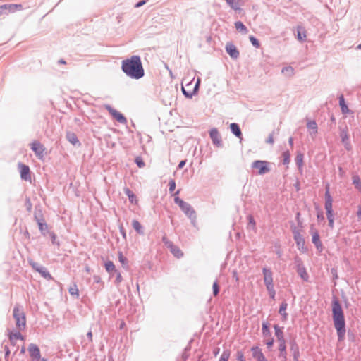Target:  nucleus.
I'll return each mask as SVG.
<instances>
[{"label": "nucleus", "instance_id": "nucleus-51", "mask_svg": "<svg viewBox=\"0 0 361 361\" xmlns=\"http://www.w3.org/2000/svg\"><path fill=\"white\" fill-rule=\"evenodd\" d=\"M327 219L329 220V225L331 228L334 227V215L333 214H326Z\"/></svg>", "mask_w": 361, "mask_h": 361}, {"label": "nucleus", "instance_id": "nucleus-4", "mask_svg": "<svg viewBox=\"0 0 361 361\" xmlns=\"http://www.w3.org/2000/svg\"><path fill=\"white\" fill-rule=\"evenodd\" d=\"M175 202L178 204V206L181 208L183 212L190 218L195 219V212L192 209V207L187 202H184L178 197H175L174 198Z\"/></svg>", "mask_w": 361, "mask_h": 361}, {"label": "nucleus", "instance_id": "nucleus-44", "mask_svg": "<svg viewBox=\"0 0 361 361\" xmlns=\"http://www.w3.org/2000/svg\"><path fill=\"white\" fill-rule=\"evenodd\" d=\"M250 40L254 47H255L256 48L259 47V46H260L259 42L255 37L250 36Z\"/></svg>", "mask_w": 361, "mask_h": 361}, {"label": "nucleus", "instance_id": "nucleus-12", "mask_svg": "<svg viewBox=\"0 0 361 361\" xmlns=\"http://www.w3.org/2000/svg\"><path fill=\"white\" fill-rule=\"evenodd\" d=\"M210 137L212 138L213 143L217 146H220L221 143V136L219 131L216 128H213L209 133Z\"/></svg>", "mask_w": 361, "mask_h": 361}, {"label": "nucleus", "instance_id": "nucleus-57", "mask_svg": "<svg viewBox=\"0 0 361 361\" xmlns=\"http://www.w3.org/2000/svg\"><path fill=\"white\" fill-rule=\"evenodd\" d=\"M122 281V276L120 273L118 274L116 281L119 283Z\"/></svg>", "mask_w": 361, "mask_h": 361}, {"label": "nucleus", "instance_id": "nucleus-58", "mask_svg": "<svg viewBox=\"0 0 361 361\" xmlns=\"http://www.w3.org/2000/svg\"><path fill=\"white\" fill-rule=\"evenodd\" d=\"M267 142L270 143V144H273L274 143V137H273V135H270L267 140Z\"/></svg>", "mask_w": 361, "mask_h": 361}, {"label": "nucleus", "instance_id": "nucleus-33", "mask_svg": "<svg viewBox=\"0 0 361 361\" xmlns=\"http://www.w3.org/2000/svg\"><path fill=\"white\" fill-rule=\"evenodd\" d=\"M274 329L278 341H284L283 331L277 325L274 326Z\"/></svg>", "mask_w": 361, "mask_h": 361}, {"label": "nucleus", "instance_id": "nucleus-35", "mask_svg": "<svg viewBox=\"0 0 361 361\" xmlns=\"http://www.w3.org/2000/svg\"><path fill=\"white\" fill-rule=\"evenodd\" d=\"M125 192L126 194L127 195V196L129 198V200L133 203L135 202V204H137V200L136 199V197L135 195L128 189V188H126L125 190Z\"/></svg>", "mask_w": 361, "mask_h": 361}, {"label": "nucleus", "instance_id": "nucleus-29", "mask_svg": "<svg viewBox=\"0 0 361 361\" xmlns=\"http://www.w3.org/2000/svg\"><path fill=\"white\" fill-rule=\"evenodd\" d=\"M287 307H288V304L286 302H282L280 306L279 311V314L283 316L284 320H286L287 319V316H288V314L286 312Z\"/></svg>", "mask_w": 361, "mask_h": 361}, {"label": "nucleus", "instance_id": "nucleus-22", "mask_svg": "<svg viewBox=\"0 0 361 361\" xmlns=\"http://www.w3.org/2000/svg\"><path fill=\"white\" fill-rule=\"evenodd\" d=\"M339 105L341 106V111L343 114H346L348 113H349V109L347 106V104H345V99H344V97L343 95H341L340 97H339Z\"/></svg>", "mask_w": 361, "mask_h": 361}, {"label": "nucleus", "instance_id": "nucleus-42", "mask_svg": "<svg viewBox=\"0 0 361 361\" xmlns=\"http://www.w3.org/2000/svg\"><path fill=\"white\" fill-rule=\"evenodd\" d=\"M118 259H119V262L121 263V264L123 266V267H126L127 266V264H128V259L126 257H125L122 252H118Z\"/></svg>", "mask_w": 361, "mask_h": 361}, {"label": "nucleus", "instance_id": "nucleus-36", "mask_svg": "<svg viewBox=\"0 0 361 361\" xmlns=\"http://www.w3.org/2000/svg\"><path fill=\"white\" fill-rule=\"evenodd\" d=\"M247 220H248V227L252 230H256V223H255V219L251 215H249L247 216Z\"/></svg>", "mask_w": 361, "mask_h": 361}, {"label": "nucleus", "instance_id": "nucleus-34", "mask_svg": "<svg viewBox=\"0 0 361 361\" xmlns=\"http://www.w3.org/2000/svg\"><path fill=\"white\" fill-rule=\"evenodd\" d=\"M353 183L357 190H361V180L357 175L353 176Z\"/></svg>", "mask_w": 361, "mask_h": 361}, {"label": "nucleus", "instance_id": "nucleus-37", "mask_svg": "<svg viewBox=\"0 0 361 361\" xmlns=\"http://www.w3.org/2000/svg\"><path fill=\"white\" fill-rule=\"evenodd\" d=\"M296 164L298 166L299 169H301L303 166V154L299 153L297 154L295 157Z\"/></svg>", "mask_w": 361, "mask_h": 361}, {"label": "nucleus", "instance_id": "nucleus-40", "mask_svg": "<svg viewBox=\"0 0 361 361\" xmlns=\"http://www.w3.org/2000/svg\"><path fill=\"white\" fill-rule=\"evenodd\" d=\"M283 164H288L290 163V154L289 151H286L282 154Z\"/></svg>", "mask_w": 361, "mask_h": 361}, {"label": "nucleus", "instance_id": "nucleus-32", "mask_svg": "<svg viewBox=\"0 0 361 361\" xmlns=\"http://www.w3.org/2000/svg\"><path fill=\"white\" fill-rule=\"evenodd\" d=\"M235 28L241 32L247 34L248 30L247 27L243 25V23L240 21H237L235 23Z\"/></svg>", "mask_w": 361, "mask_h": 361}, {"label": "nucleus", "instance_id": "nucleus-38", "mask_svg": "<svg viewBox=\"0 0 361 361\" xmlns=\"http://www.w3.org/2000/svg\"><path fill=\"white\" fill-rule=\"evenodd\" d=\"M262 334L264 337L270 336V331L269 328V324L267 322H264L262 324Z\"/></svg>", "mask_w": 361, "mask_h": 361}, {"label": "nucleus", "instance_id": "nucleus-16", "mask_svg": "<svg viewBox=\"0 0 361 361\" xmlns=\"http://www.w3.org/2000/svg\"><path fill=\"white\" fill-rule=\"evenodd\" d=\"M200 83V79L198 78L192 90L187 91L184 87H182L183 93L188 97H192V96L197 92L199 85Z\"/></svg>", "mask_w": 361, "mask_h": 361}, {"label": "nucleus", "instance_id": "nucleus-28", "mask_svg": "<svg viewBox=\"0 0 361 361\" xmlns=\"http://www.w3.org/2000/svg\"><path fill=\"white\" fill-rule=\"evenodd\" d=\"M294 239L298 247H303L305 240L302 236L299 233H295L294 235Z\"/></svg>", "mask_w": 361, "mask_h": 361}, {"label": "nucleus", "instance_id": "nucleus-54", "mask_svg": "<svg viewBox=\"0 0 361 361\" xmlns=\"http://www.w3.org/2000/svg\"><path fill=\"white\" fill-rule=\"evenodd\" d=\"M1 15H7L6 8H5L4 5L0 6V16Z\"/></svg>", "mask_w": 361, "mask_h": 361}, {"label": "nucleus", "instance_id": "nucleus-41", "mask_svg": "<svg viewBox=\"0 0 361 361\" xmlns=\"http://www.w3.org/2000/svg\"><path fill=\"white\" fill-rule=\"evenodd\" d=\"M67 137L72 144L75 145L78 143V140L74 133H68Z\"/></svg>", "mask_w": 361, "mask_h": 361}, {"label": "nucleus", "instance_id": "nucleus-19", "mask_svg": "<svg viewBox=\"0 0 361 361\" xmlns=\"http://www.w3.org/2000/svg\"><path fill=\"white\" fill-rule=\"evenodd\" d=\"M312 243L315 245L317 249L322 250V243L320 240L319 235L317 231L312 232Z\"/></svg>", "mask_w": 361, "mask_h": 361}, {"label": "nucleus", "instance_id": "nucleus-43", "mask_svg": "<svg viewBox=\"0 0 361 361\" xmlns=\"http://www.w3.org/2000/svg\"><path fill=\"white\" fill-rule=\"evenodd\" d=\"M229 357L230 352L228 350H225L223 352L219 361H228Z\"/></svg>", "mask_w": 361, "mask_h": 361}, {"label": "nucleus", "instance_id": "nucleus-50", "mask_svg": "<svg viewBox=\"0 0 361 361\" xmlns=\"http://www.w3.org/2000/svg\"><path fill=\"white\" fill-rule=\"evenodd\" d=\"M267 291L270 295V297L272 298V299H274L275 298V290H274V286H271V287H269V288H267Z\"/></svg>", "mask_w": 361, "mask_h": 361}, {"label": "nucleus", "instance_id": "nucleus-53", "mask_svg": "<svg viewBox=\"0 0 361 361\" xmlns=\"http://www.w3.org/2000/svg\"><path fill=\"white\" fill-rule=\"evenodd\" d=\"M176 188V183L173 180H171L169 181V190L170 192H173Z\"/></svg>", "mask_w": 361, "mask_h": 361}, {"label": "nucleus", "instance_id": "nucleus-2", "mask_svg": "<svg viewBox=\"0 0 361 361\" xmlns=\"http://www.w3.org/2000/svg\"><path fill=\"white\" fill-rule=\"evenodd\" d=\"M332 312L334 326L337 331L338 339L339 341H342L345 338V323L342 307L337 300L333 302Z\"/></svg>", "mask_w": 361, "mask_h": 361}, {"label": "nucleus", "instance_id": "nucleus-18", "mask_svg": "<svg viewBox=\"0 0 361 361\" xmlns=\"http://www.w3.org/2000/svg\"><path fill=\"white\" fill-rule=\"evenodd\" d=\"M297 272L300 275V276L304 280L307 281L309 276L306 271L305 267L302 264H298L297 267Z\"/></svg>", "mask_w": 361, "mask_h": 361}, {"label": "nucleus", "instance_id": "nucleus-49", "mask_svg": "<svg viewBox=\"0 0 361 361\" xmlns=\"http://www.w3.org/2000/svg\"><path fill=\"white\" fill-rule=\"evenodd\" d=\"M38 226H39V229L41 231H44L47 229V224H45V223H44L42 221H38Z\"/></svg>", "mask_w": 361, "mask_h": 361}, {"label": "nucleus", "instance_id": "nucleus-7", "mask_svg": "<svg viewBox=\"0 0 361 361\" xmlns=\"http://www.w3.org/2000/svg\"><path fill=\"white\" fill-rule=\"evenodd\" d=\"M105 108L109 112V114L119 123H126L127 122L126 118L123 116V115L117 110L113 109L109 105H105Z\"/></svg>", "mask_w": 361, "mask_h": 361}, {"label": "nucleus", "instance_id": "nucleus-3", "mask_svg": "<svg viewBox=\"0 0 361 361\" xmlns=\"http://www.w3.org/2000/svg\"><path fill=\"white\" fill-rule=\"evenodd\" d=\"M16 325L19 331L23 330L26 326V318L23 310L18 306H15L13 312Z\"/></svg>", "mask_w": 361, "mask_h": 361}, {"label": "nucleus", "instance_id": "nucleus-13", "mask_svg": "<svg viewBox=\"0 0 361 361\" xmlns=\"http://www.w3.org/2000/svg\"><path fill=\"white\" fill-rule=\"evenodd\" d=\"M252 356L257 361H267L263 355L262 350L258 347H253L252 349Z\"/></svg>", "mask_w": 361, "mask_h": 361}, {"label": "nucleus", "instance_id": "nucleus-27", "mask_svg": "<svg viewBox=\"0 0 361 361\" xmlns=\"http://www.w3.org/2000/svg\"><path fill=\"white\" fill-rule=\"evenodd\" d=\"M37 271L39 272L42 276L44 279L50 280L51 279V276L49 272L44 267H39V269H37Z\"/></svg>", "mask_w": 361, "mask_h": 361}, {"label": "nucleus", "instance_id": "nucleus-47", "mask_svg": "<svg viewBox=\"0 0 361 361\" xmlns=\"http://www.w3.org/2000/svg\"><path fill=\"white\" fill-rule=\"evenodd\" d=\"M212 288H213V293H214V295L215 296H216L219 294V286L218 285L217 281H215L213 283Z\"/></svg>", "mask_w": 361, "mask_h": 361}, {"label": "nucleus", "instance_id": "nucleus-25", "mask_svg": "<svg viewBox=\"0 0 361 361\" xmlns=\"http://www.w3.org/2000/svg\"><path fill=\"white\" fill-rule=\"evenodd\" d=\"M230 128H231V130L232 133L235 136H237L239 138L241 137L242 133H241L240 129V128H239L238 124H236V123H231V126H230Z\"/></svg>", "mask_w": 361, "mask_h": 361}, {"label": "nucleus", "instance_id": "nucleus-1", "mask_svg": "<svg viewBox=\"0 0 361 361\" xmlns=\"http://www.w3.org/2000/svg\"><path fill=\"white\" fill-rule=\"evenodd\" d=\"M122 70L129 77L140 79L144 75V69L140 56H133L122 61Z\"/></svg>", "mask_w": 361, "mask_h": 361}, {"label": "nucleus", "instance_id": "nucleus-64", "mask_svg": "<svg viewBox=\"0 0 361 361\" xmlns=\"http://www.w3.org/2000/svg\"><path fill=\"white\" fill-rule=\"evenodd\" d=\"M5 350H6L5 356L8 357L10 354V350H9L8 348L6 346L5 347Z\"/></svg>", "mask_w": 361, "mask_h": 361}, {"label": "nucleus", "instance_id": "nucleus-55", "mask_svg": "<svg viewBox=\"0 0 361 361\" xmlns=\"http://www.w3.org/2000/svg\"><path fill=\"white\" fill-rule=\"evenodd\" d=\"M273 343H274V340L273 339H270L269 341H267L266 342V344L267 345L268 348H270L273 345Z\"/></svg>", "mask_w": 361, "mask_h": 361}, {"label": "nucleus", "instance_id": "nucleus-24", "mask_svg": "<svg viewBox=\"0 0 361 361\" xmlns=\"http://www.w3.org/2000/svg\"><path fill=\"white\" fill-rule=\"evenodd\" d=\"M307 35L305 30L302 27H298L297 38L300 41H304L306 39Z\"/></svg>", "mask_w": 361, "mask_h": 361}, {"label": "nucleus", "instance_id": "nucleus-31", "mask_svg": "<svg viewBox=\"0 0 361 361\" xmlns=\"http://www.w3.org/2000/svg\"><path fill=\"white\" fill-rule=\"evenodd\" d=\"M132 226L133 228L139 234H142V226L140 223L137 220H133L132 222Z\"/></svg>", "mask_w": 361, "mask_h": 361}, {"label": "nucleus", "instance_id": "nucleus-11", "mask_svg": "<svg viewBox=\"0 0 361 361\" xmlns=\"http://www.w3.org/2000/svg\"><path fill=\"white\" fill-rule=\"evenodd\" d=\"M28 351L30 357L33 360L38 361L40 360V350L39 348L35 344L31 343L29 345Z\"/></svg>", "mask_w": 361, "mask_h": 361}, {"label": "nucleus", "instance_id": "nucleus-63", "mask_svg": "<svg viewBox=\"0 0 361 361\" xmlns=\"http://www.w3.org/2000/svg\"><path fill=\"white\" fill-rule=\"evenodd\" d=\"M87 337L90 338V341H92V331H89L87 334Z\"/></svg>", "mask_w": 361, "mask_h": 361}, {"label": "nucleus", "instance_id": "nucleus-15", "mask_svg": "<svg viewBox=\"0 0 361 361\" xmlns=\"http://www.w3.org/2000/svg\"><path fill=\"white\" fill-rule=\"evenodd\" d=\"M4 6L6 8L7 15L11 13H14L17 11H20L23 9V6L21 4H4Z\"/></svg>", "mask_w": 361, "mask_h": 361}, {"label": "nucleus", "instance_id": "nucleus-14", "mask_svg": "<svg viewBox=\"0 0 361 361\" xmlns=\"http://www.w3.org/2000/svg\"><path fill=\"white\" fill-rule=\"evenodd\" d=\"M226 49L228 54L231 56V57L233 59H237L239 56V51L235 45L232 44H227L226 46Z\"/></svg>", "mask_w": 361, "mask_h": 361}, {"label": "nucleus", "instance_id": "nucleus-26", "mask_svg": "<svg viewBox=\"0 0 361 361\" xmlns=\"http://www.w3.org/2000/svg\"><path fill=\"white\" fill-rule=\"evenodd\" d=\"M227 4L234 10H240L241 3L240 0H226Z\"/></svg>", "mask_w": 361, "mask_h": 361}, {"label": "nucleus", "instance_id": "nucleus-6", "mask_svg": "<svg viewBox=\"0 0 361 361\" xmlns=\"http://www.w3.org/2000/svg\"><path fill=\"white\" fill-rule=\"evenodd\" d=\"M325 209L326 211V214H333V199L331 196L330 192H329V186L327 185L326 187V192H325Z\"/></svg>", "mask_w": 361, "mask_h": 361}, {"label": "nucleus", "instance_id": "nucleus-39", "mask_svg": "<svg viewBox=\"0 0 361 361\" xmlns=\"http://www.w3.org/2000/svg\"><path fill=\"white\" fill-rule=\"evenodd\" d=\"M105 269L108 272H111L113 271H115V265L111 261H108L104 264Z\"/></svg>", "mask_w": 361, "mask_h": 361}, {"label": "nucleus", "instance_id": "nucleus-56", "mask_svg": "<svg viewBox=\"0 0 361 361\" xmlns=\"http://www.w3.org/2000/svg\"><path fill=\"white\" fill-rule=\"evenodd\" d=\"M31 265L33 267V269H35L36 271H37V269H39V267H42L37 263H35V262H32Z\"/></svg>", "mask_w": 361, "mask_h": 361}, {"label": "nucleus", "instance_id": "nucleus-30", "mask_svg": "<svg viewBox=\"0 0 361 361\" xmlns=\"http://www.w3.org/2000/svg\"><path fill=\"white\" fill-rule=\"evenodd\" d=\"M68 291L71 295H73L75 298L79 297V290H78V286L75 283H74L71 286H70V288H68Z\"/></svg>", "mask_w": 361, "mask_h": 361}, {"label": "nucleus", "instance_id": "nucleus-10", "mask_svg": "<svg viewBox=\"0 0 361 361\" xmlns=\"http://www.w3.org/2000/svg\"><path fill=\"white\" fill-rule=\"evenodd\" d=\"M18 168L20 170V177L25 180H31L30 168L22 163L18 164Z\"/></svg>", "mask_w": 361, "mask_h": 361}, {"label": "nucleus", "instance_id": "nucleus-60", "mask_svg": "<svg viewBox=\"0 0 361 361\" xmlns=\"http://www.w3.org/2000/svg\"><path fill=\"white\" fill-rule=\"evenodd\" d=\"M185 164V161L183 160V161H181L179 164H178V168L179 169H182Z\"/></svg>", "mask_w": 361, "mask_h": 361}, {"label": "nucleus", "instance_id": "nucleus-20", "mask_svg": "<svg viewBox=\"0 0 361 361\" xmlns=\"http://www.w3.org/2000/svg\"><path fill=\"white\" fill-rule=\"evenodd\" d=\"M307 127L311 135H315L317 133V125L314 121H308Z\"/></svg>", "mask_w": 361, "mask_h": 361}, {"label": "nucleus", "instance_id": "nucleus-17", "mask_svg": "<svg viewBox=\"0 0 361 361\" xmlns=\"http://www.w3.org/2000/svg\"><path fill=\"white\" fill-rule=\"evenodd\" d=\"M200 83V79L198 78L192 90L187 91L184 87H182L183 93L188 97H192V96L197 92L199 85Z\"/></svg>", "mask_w": 361, "mask_h": 361}, {"label": "nucleus", "instance_id": "nucleus-23", "mask_svg": "<svg viewBox=\"0 0 361 361\" xmlns=\"http://www.w3.org/2000/svg\"><path fill=\"white\" fill-rule=\"evenodd\" d=\"M8 336H9V339H10L11 344H13V345L15 344L16 339H20L22 341L24 340L23 336H22V334L20 332H16V333L10 332Z\"/></svg>", "mask_w": 361, "mask_h": 361}, {"label": "nucleus", "instance_id": "nucleus-8", "mask_svg": "<svg viewBox=\"0 0 361 361\" xmlns=\"http://www.w3.org/2000/svg\"><path fill=\"white\" fill-rule=\"evenodd\" d=\"M31 149L34 151L38 158H43L45 153V147L43 145L37 141H35L31 144Z\"/></svg>", "mask_w": 361, "mask_h": 361}, {"label": "nucleus", "instance_id": "nucleus-52", "mask_svg": "<svg viewBox=\"0 0 361 361\" xmlns=\"http://www.w3.org/2000/svg\"><path fill=\"white\" fill-rule=\"evenodd\" d=\"M236 355L238 361H245V358L243 352L238 351Z\"/></svg>", "mask_w": 361, "mask_h": 361}, {"label": "nucleus", "instance_id": "nucleus-61", "mask_svg": "<svg viewBox=\"0 0 361 361\" xmlns=\"http://www.w3.org/2000/svg\"><path fill=\"white\" fill-rule=\"evenodd\" d=\"M357 215L359 218H361V206L358 207V210L357 212Z\"/></svg>", "mask_w": 361, "mask_h": 361}, {"label": "nucleus", "instance_id": "nucleus-62", "mask_svg": "<svg viewBox=\"0 0 361 361\" xmlns=\"http://www.w3.org/2000/svg\"><path fill=\"white\" fill-rule=\"evenodd\" d=\"M284 71H290V72H293V68L291 67H287V68H285L282 70V72H284Z\"/></svg>", "mask_w": 361, "mask_h": 361}, {"label": "nucleus", "instance_id": "nucleus-45", "mask_svg": "<svg viewBox=\"0 0 361 361\" xmlns=\"http://www.w3.org/2000/svg\"><path fill=\"white\" fill-rule=\"evenodd\" d=\"M278 357L279 361H287L286 351H279Z\"/></svg>", "mask_w": 361, "mask_h": 361}, {"label": "nucleus", "instance_id": "nucleus-48", "mask_svg": "<svg viewBox=\"0 0 361 361\" xmlns=\"http://www.w3.org/2000/svg\"><path fill=\"white\" fill-rule=\"evenodd\" d=\"M279 351H286V341H285V340L284 341H279Z\"/></svg>", "mask_w": 361, "mask_h": 361}, {"label": "nucleus", "instance_id": "nucleus-21", "mask_svg": "<svg viewBox=\"0 0 361 361\" xmlns=\"http://www.w3.org/2000/svg\"><path fill=\"white\" fill-rule=\"evenodd\" d=\"M169 247L170 248L171 252L176 257L180 258L183 255V252L177 246H175L172 243H170Z\"/></svg>", "mask_w": 361, "mask_h": 361}, {"label": "nucleus", "instance_id": "nucleus-59", "mask_svg": "<svg viewBox=\"0 0 361 361\" xmlns=\"http://www.w3.org/2000/svg\"><path fill=\"white\" fill-rule=\"evenodd\" d=\"M145 4V1H141L138 2V3L135 5V7H136V8L140 7V6H142V5H144Z\"/></svg>", "mask_w": 361, "mask_h": 361}, {"label": "nucleus", "instance_id": "nucleus-46", "mask_svg": "<svg viewBox=\"0 0 361 361\" xmlns=\"http://www.w3.org/2000/svg\"><path fill=\"white\" fill-rule=\"evenodd\" d=\"M135 161L137 164V165L138 166V167H140V168H142L145 165L142 159L140 157H136Z\"/></svg>", "mask_w": 361, "mask_h": 361}, {"label": "nucleus", "instance_id": "nucleus-5", "mask_svg": "<svg viewBox=\"0 0 361 361\" xmlns=\"http://www.w3.org/2000/svg\"><path fill=\"white\" fill-rule=\"evenodd\" d=\"M252 167L257 170L259 175H263L270 171L269 163L265 161H255L252 164Z\"/></svg>", "mask_w": 361, "mask_h": 361}, {"label": "nucleus", "instance_id": "nucleus-9", "mask_svg": "<svg viewBox=\"0 0 361 361\" xmlns=\"http://www.w3.org/2000/svg\"><path fill=\"white\" fill-rule=\"evenodd\" d=\"M264 282L266 286V288H269L274 286L273 284V275L272 272L269 269L263 268L262 269Z\"/></svg>", "mask_w": 361, "mask_h": 361}]
</instances>
